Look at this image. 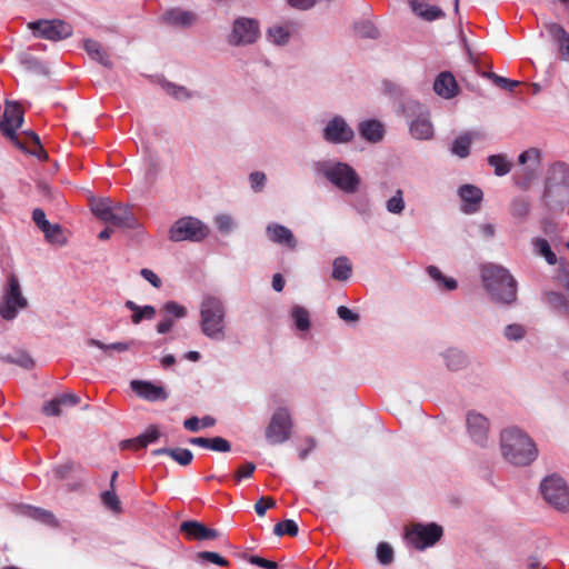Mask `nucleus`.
<instances>
[{
  "mask_svg": "<svg viewBox=\"0 0 569 569\" xmlns=\"http://www.w3.org/2000/svg\"><path fill=\"white\" fill-rule=\"evenodd\" d=\"M249 180L251 183V188L254 191H261L266 183V174L263 172L256 171L249 176Z\"/></svg>",
  "mask_w": 569,
  "mask_h": 569,
  "instance_id": "obj_60",
  "label": "nucleus"
},
{
  "mask_svg": "<svg viewBox=\"0 0 569 569\" xmlns=\"http://www.w3.org/2000/svg\"><path fill=\"white\" fill-rule=\"evenodd\" d=\"M169 457L183 467L189 466L193 460V453L186 448H172L169 452Z\"/></svg>",
  "mask_w": 569,
  "mask_h": 569,
  "instance_id": "obj_42",
  "label": "nucleus"
},
{
  "mask_svg": "<svg viewBox=\"0 0 569 569\" xmlns=\"http://www.w3.org/2000/svg\"><path fill=\"white\" fill-rule=\"evenodd\" d=\"M299 528L296 521L291 519L283 520L281 522H278L273 527V533L278 537H282L284 535H288L290 537H296L298 535Z\"/></svg>",
  "mask_w": 569,
  "mask_h": 569,
  "instance_id": "obj_40",
  "label": "nucleus"
},
{
  "mask_svg": "<svg viewBox=\"0 0 569 569\" xmlns=\"http://www.w3.org/2000/svg\"><path fill=\"white\" fill-rule=\"evenodd\" d=\"M226 307L218 297L204 296L200 303V326L202 333L212 340L226 337Z\"/></svg>",
  "mask_w": 569,
  "mask_h": 569,
  "instance_id": "obj_4",
  "label": "nucleus"
},
{
  "mask_svg": "<svg viewBox=\"0 0 569 569\" xmlns=\"http://www.w3.org/2000/svg\"><path fill=\"white\" fill-rule=\"evenodd\" d=\"M101 500L103 505L113 512H121V502L116 493L114 489L102 492Z\"/></svg>",
  "mask_w": 569,
  "mask_h": 569,
  "instance_id": "obj_43",
  "label": "nucleus"
},
{
  "mask_svg": "<svg viewBox=\"0 0 569 569\" xmlns=\"http://www.w3.org/2000/svg\"><path fill=\"white\" fill-rule=\"evenodd\" d=\"M319 171L328 181L346 193H355L359 189L360 177L348 163L323 162L319 166Z\"/></svg>",
  "mask_w": 569,
  "mask_h": 569,
  "instance_id": "obj_5",
  "label": "nucleus"
},
{
  "mask_svg": "<svg viewBox=\"0 0 569 569\" xmlns=\"http://www.w3.org/2000/svg\"><path fill=\"white\" fill-rule=\"evenodd\" d=\"M276 501L271 497H261L254 505L256 512L262 517L269 508H273Z\"/></svg>",
  "mask_w": 569,
  "mask_h": 569,
  "instance_id": "obj_55",
  "label": "nucleus"
},
{
  "mask_svg": "<svg viewBox=\"0 0 569 569\" xmlns=\"http://www.w3.org/2000/svg\"><path fill=\"white\" fill-rule=\"evenodd\" d=\"M114 204L108 198H100L91 202V210L96 217L101 221H108V217L111 213Z\"/></svg>",
  "mask_w": 569,
  "mask_h": 569,
  "instance_id": "obj_33",
  "label": "nucleus"
},
{
  "mask_svg": "<svg viewBox=\"0 0 569 569\" xmlns=\"http://www.w3.org/2000/svg\"><path fill=\"white\" fill-rule=\"evenodd\" d=\"M433 90L438 96L451 99L458 94L459 87L453 74L449 71H443L436 78Z\"/></svg>",
  "mask_w": 569,
  "mask_h": 569,
  "instance_id": "obj_19",
  "label": "nucleus"
},
{
  "mask_svg": "<svg viewBox=\"0 0 569 569\" xmlns=\"http://www.w3.org/2000/svg\"><path fill=\"white\" fill-rule=\"evenodd\" d=\"M29 516L33 518L37 521H40L47 526L50 527H57L58 520L56 519L54 515L48 510L41 509V508H31Z\"/></svg>",
  "mask_w": 569,
  "mask_h": 569,
  "instance_id": "obj_39",
  "label": "nucleus"
},
{
  "mask_svg": "<svg viewBox=\"0 0 569 569\" xmlns=\"http://www.w3.org/2000/svg\"><path fill=\"white\" fill-rule=\"evenodd\" d=\"M352 266L347 257H339L333 261L332 278L338 281H346L350 278Z\"/></svg>",
  "mask_w": 569,
  "mask_h": 569,
  "instance_id": "obj_31",
  "label": "nucleus"
},
{
  "mask_svg": "<svg viewBox=\"0 0 569 569\" xmlns=\"http://www.w3.org/2000/svg\"><path fill=\"white\" fill-rule=\"evenodd\" d=\"M23 123V110L17 102H7L2 120L0 121V130L2 134L13 141L20 149L28 150L31 154L40 160L48 158L47 151L43 149L40 138L33 131H26V142L22 143L17 137V129Z\"/></svg>",
  "mask_w": 569,
  "mask_h": 569,
  "instance_id": "obj_1",
  "label": "nucleus"
},
{
  "mask_svg": "<svg viewBox=\"0 0 569 569\" xmlns=\"http://www.w3.org/2000/svg\"><path fill=\"white\" fill-rule=\"evenodd\" d=\"M501 451L505 459L515 466L530 465L538 453L533 441L517 428L501 432Z\"/></svg>",
  "mask_w": 569,
  "mask_h": 569,
  "instance_id": "obj_3",
  "label": "nucleus"
},
{
  "mask_svg": "<svg viewBox=\"0 0 569 569\" xmlns=\"http://www.w3.org/2000/svg\"><path fill=\"white\" fill-rule=\"evenodd\" d=\"M543 197L551 207H562L569 202V168L565 163L552 167Z\"/></svg>",
  "mask_w": 569,
  "mask_h": 569,
  "instance_id": "obj_6",
  "label": "nucleus"
},
{
  "mask_svg": "<svg viewBox=\"0 0 569 569\" xmlns=\"http://www.w3.org/2000/svg\"><path fill=\"white\" fill-rule=\"evenodd\" d=\"M268 33L271 40L277 44L286 43L290 37L288 28L283 26H274L269 29Z\"/></svg>",
  "mask_w": 569,
  "mask_h": 569,
  "instance_id": "obj_47",
  "label": "nucleus"
},
{
  "mask_svg": "<svg viewBox=\"0 0 569 569\" xmlns=\"http://www.w3.org/2000/svg\"><path fill=\"white\" fill-rule=\"evenodd\" d=\"M266 232L270 241L291 250L297 248L298 241L289 228L279 223H269Z\"/></svg>",
  "mask_w": 569,
  "mask_h": 569,
  "instance_id": "obj_18",
  "label": "nucleus"
},
{
  "mask_svg": "<svg viewBox=\"0 0 569 569\" xmlns=\"http://www.w3.org/2000/svg\"><path fill=\"white\" fill-rule=\"evenodd\" d=\"M140 274L143 279H146L148 282H150L154 288L161 287V280L160 278L150 269L143 268L140 271Z\"/></svg>",
  "mask_w": 569,
  "mask_h": 569,
  "instance_id": "obj_64",
  "label": "nucleus"
},
{
  "mask_svg": "<svg viewBox=\"0 0 569 569\" xmlns=\"http://www.w3.org/2000/svg\"><path fill=\"white\" fill-rule=\"evenodd\" d=\"M8 284L0 302V316L4 320H13L19 310L28 307V300L22 295L21 286L14 273L8 276Z\"/></svg>",
  "mask_w": 569,
  "mask_h": 569,
  "instance_id": "obj_7",
  "label": "nucleus"
},
{
  "mask_svg": "<svg viewBox=\"0 0 569 569\" xmlns=\"http://www.w3.org/2000/svg\"><path fill=\"white\" fill-rule=\"evenodd\" d=\"M209 233V229L200 220L186 217L174 222L170 229V239L172 241H201Z\"/></svg>",
  "mask_w": 569,
  "mask_h": 569,
  "instance_id": "obj_11",
  "label": "nucleus"
},
{
  "mask_svg": "<svg viewBox=\"0 0 569 569\" xmlns=\"http://www.w3.org/2000/svg\"><path fill=\"white\" fill-rule=\"evenodd\" d=\"M83 48L87 51V53L91 57V59L98 61L104 67H112V62L110 61L107 51L98 41L87 39L84 40Z\"/></svg>",
  "mask_w": 569,
  "mask_h": 569,
  "instance_id": "obj_27",
  "label": "nucleus"
},
{
  "mask_svg": "<svg viewBox=\"0 0 569 569\" xmlns=\"http://www.w3.org/2000/svg\"><path fill=\"white\" fill-rule=\"evenodd\" d=\"M42 412L48 417H58L61 415V407L57 398L46 402L42 407Z\"/></svg>",
  "mask_w": 569,
  "mask_h": 569,
  "instance_id": "obj_57",
  "label": "nucleus"
},
{
  "mask_svg": "<svg viewBox=\"0 0 569 569\" xmlns=\"http://www.w3.org/2000/svg\"><path fill=\"white\" fill-rule=\"evenodd\" d=\"M427 272L430 278L437 281L438 284L442 286L445 289L453 290L457 288V281L452 278H446L437 267L429 266L427 268Z\"/></svg>",
  "mask_w": 569,
  "mask_h": 569,
  "instance_id": "obj_37",
  "label": "nucleus"
},
{
  "mask_svg": "<svg viewBox=\"0 0 569 569\" xmlns=\"http://www.w3.org/2000/svg\"><path fill=\"white\" fill-rule=\"evenodd\" d=\"M481 278L485 289L493 301L505 305L516 301L517 281L506 268L486 264L481 268Z\"/></svg>",
  "mask_w": 569,
  "mask_h": 569,
  "instance_id": "obj_2",
  "label": "nucleus"
},
{
  "mask_svg": "<svg viewBox=\"0 0 569 569\" xmlns=\"http://www.w3.org/2000/svg\"><path fill=\"white\" fill-rule=\"evenodd\" d=\"M190 445L210 449L212 451L228 452L231 449L230 442L222 437L203 438L193 437L188 440Z\"/></svg>",
  "mask_w": 569,
  "mask_h": 569,
  "instance_id": "obj_24",
  "label": "nucleus"
},
{
  "mask_svg": "<svg viewBox=\"0 0 569 569\" xmlns=\"http://www.w3.org/2000/svg\"><path fill=\"white\" fill-rule=\"evenodd\" d=\"M254 470H256V465L253 462H246L237 469V471L234 473V478L238 481L246 479V478H250L253 475Z\"/></svg>",
  "mask_w": 569,
  "mask_h": 569,
  "instance_id": "obj_56",
  "label": "nucleus"
},
{
  "mask_svg": "<svg viewBox=\"0 0 569 569\" xmlns=\"http://www.w3.org/2000/svg\"><path fill=\"white\" fill-rule=\"evenodd\" d=\"M486 77H488L492 82L498 86L501 89L512 91L516 87L520 84L517 80H511L501 76H498L493 72L486 73Z\"/></svg>",
  "mask_w": 569,
  "mask_h": 569,
  "instance_id": "obj_46",
  "label": "nucleus"
},
{
  "mask_svg": "<svg viewBox=\"0 0 569 569\" xmlns=\"http://www.w3.org/2000/svg\"><path fill=\"white\" fill-rule=\"evenodd\" d=\"M410 133L415 139L428 140L433 136V128L427 111H421L410 123Z\"/></svg>",
  "mask_w": 569,
  "mask_h": 569,
  "instance_id": "obj_21",
  "label": "nucleus"
},
{
  "mask_svg": "<svg viewBox=\"0 0 569 569\" xmlns=\"http://www.w3.org/2000/svg\"><path fill=\"white\" fill-rule=\"evenodd\" d=\"M42 232L46 239L53 244L61 246L66 243V238L59 224L49 223L48 227L43 228Z\"/></svg>",
  "mask_w": 569,
  "mask_h": 569,
  "instance_id": "obj_38",
  "label": "nucleus"
},
{
  "mask_svg": "<svg viewBox=\"0 0 569 569\" xmlns=\"http://www.w3.org/2000/svg\"><path fill=\"white\" fill-rule=\"evenodd\" d=\"M410 3L413 12L427 21H432L443 16L440 8L429 6L423 0H411Z\"/></svg>",
  "mask_w": 569,
  "mask_h": 569,
  "instance_id": "obj_29",
  "label": "nucleus"
},
{
  "mask_svg": "<svg viewBox=\"0 0 569 569\" xmlns=\"http://www.w3.org/2000/svg\"><path fill=\"white\" fill-rule=\"evenodd\" d=\"M180 531L186 535L189 540H209L217 539L220 532L216 529L207 528L203 523L196 520L183 521L180 525Z\"/></svg>",
  "mask_w": 569,
  "mask_h": 569,
  "instance_id": "obj_16",
  "label": "nucleus"
},
{
  "mask_svg": "<svg viewBox=\"0 0 569 569\" xmlns=\"http://www.w3.org/2000/svg\"><path fill=\"white\" fill-rule=\"evenodd\" d=\"M88 343H89V346L98 347L102 350H114L118 352H123V351H127L130 349L131 345H133V341H131V342H114V343L106 345L99 340L90 339Z\"/></svg>",
  "mask_w": 569,
  "mask_h": 569,
  "instance_id": "obj_45",
  "label": "nucleus"
},
{
  "mask_svg": "<svg viewBox=\"0 0 569 569\" xmlns=\"http://www.w3.org/2000/svg\"><path fill=\"white\" fill-rule=\"evenodd\" d=\"M467 426L471 438L479 445H483L487 440L489 430V421L481 413L473 411L467 415Z\"/></svg>",
  "mask_w": 569,
  "mask_h": 569,
  "instance_id": "obj_17",
  "label": "nucleus"
},
{
  "mask_svg": "<svg viewBox=\"0 0 569 569\" xmlns=\"http://www.w3.org/2000/svg\"><path fill=\"white\" fill-rule=\"evenodd\" d=\"M56 398L59 401L61 408L63 406L64 407H72V406H77V405L80 403V397L77 396L76 393H71V392L70 393H63V395L58 396Z\"/></svg>",
  "mask_w": 569,
  "mask_h": 569,
  "instance_id": "obj_62",
  "label": "nucleus"
},
{
  "mask_svg": "<svg viewBox=\"0 0 569 569\" xmlns=\"http://www.w3.org/2000/svg\"><path fill=\"white\" fill-rule=\"evenodd\" d=\"M156 316V309L152 306L139 307L138 310L132 313L131 320L138 325L142 319H152Z\"/></svg>",
  "mask_w": 569,
  "mask_h": 569,
  "instance_id": "obj_52",
  "label": "nucleus"
},
{
  "mask_svg": "<svg viewBox=\"0 0 569 569\" xmlns=\"http://www.w3.org/2000/svg\"><path fill=\"white\" fill-rule=\"evenodd\" d=\"M442 528L437 523H415L407 528L405 538L416 549L423 550L433 546L442 537Z\"/></svg>",
  "mask_w": 569,
  "mask_h": 569,
  "instance_id": "obj_10",
  "label": "nucleus"
},
{
  "mask_svg": "<svg viewBox=\"0 0 569 569\" xmlns=\"http://www.w3.org/2000/svg\"><path fill=\"white\" fill-rule=\"evenodd\" d=\"M505 336L509 340H519L525 336V329L520 325H509L505 329Z\"/></svg>",
  "mask_w": 569,
  "mask_h": 569,
  "instance_id": "obj_58",
  "label": "nucleus"
},
{
  "mask_svg": "<svg viewBox=\"0 0 569 569\" xmlns=\"http://www.w3.org/2000/svg\"><path fill=\"white\" fill-rule=\"evenodd\" d=\"M197 557L200 560L209 561L220 567H228L230 565L229 560L213 551H201L197 555Z\"/></svg>",
  "mask_w": 569,
  "mask_h": 569,
  "instance_id": "obj_51",
  "label": "nucleus"
},
{
  "mask_svg": "<svg viewBox=\"0 0 569 569\" xmlns=\"http://www.w3.org/2000/svg\"><path fill=\"white\" fill-rule=\"evenodd\" d=\"M355 30L361 38L376 39L379 36L377 28L369 21L357 23Z\"/></svg>",
  "mask_w": 569,
  "mask_h": 569,
  "instance_id": "obj_48",
  "label": "nucleus"
},
{
  "mask_svg": "<svg viewBox=\"0 0 569 569\" xmlns=\"http://www.w3.org/2000/svg\"><path fill=\"white\" fill-rule=\"evenodd\" d=\"M166 21L176 27H189L194 23L197 17L191 11L173 9L166 13Z\"/></svg>",
  "mask_w": 569,
  "mask_h": 569,
  "instance_id": "obj_28",
  "label": "nucleus"
},
{
  "mask_svg": "<svg viewBox=\"0 0 569 569\" xmlns=\"http://www.w3.org/2000/svg\"><path fill=\"white\" fill-rule=\"evenodd\" d=\"M337 313L339 318L346 322H356L359 320V315L345 306L338 307Z\"/></svg>",
  "mask_w": 569,
  "mask_h": 569,
  "instance_id": "obj_61",
  "label": "nucleus"
},
{
  "mask_svg": "<svg viewBox=\"0 0 569 569\" xmlns=\"http://www.w3.org/2000/svg\"><path fill=\"white\" fill-rule=\"evenodd\" d=\"M471 136L469 133L457 137L451 146L452 154L459 158H467L470 154Z\"/></svg>",
  "mask_w": 569,
  "mask_h": 569,
  "instance_id": "obj_32",
  "label": "nucleus"
},
{
  "mask_svg": "<svg viewBox=\"0 0 569 569\" xmlns=\"http://www.w3.org/2000/svg\"><path fill=\"white\" fill-rule=\"evenodd\" d=\"M545 500L560 511L569 510V487L556 475L546 477L540 485Z\"/></svg>",
  "mask_w": 569,
  "mask_h": 569,
  "instance_id": "obj_9",
  "label": "nucleus"
},
{
  "mask_svg": "<svg viewBox=\"0 0 569 569\" xmlns=\"http://www.w3.org/2000/svg\"><path fill=\"white\" fill-rule=\"evenodd\" d=\"M130 387L137 393L138 397L147 401H163L167 400L168 398V393L162 386H157L150 381L132 380L130 382Z\"/></svg>",
  "mask_w": 569,
  "mask_h": 569,
  "instance_id": "obj_15",
  "label": "nucleus"
},
{
  "mask_svg": "<svg viewBox=\"0 0 569 569\" xmlns=\"http://www.w3.org/2000/svg\"><path fill=\"white\" fill-rule=\"evenodd\" d=\"M0 359L8 363L18 365L24 369H31L34 365L32 358L28 353H20L18 357L0 356Z\"/></svg>",
  "mask_w": 569,
  "mask_h": 569,
  "instance_id": "obj_44",
  "label": "nucleus"
},
{
  "mask_svg": "<svg viewBox=\"0 0 569 569\" xmlns=\"http://www.w3.org/2000/svg\"><path fill=\"white\" fill-rule=\"evenodd\" d=\"M548 31L559 43L561 57L569 61V33L558 23H550L548 26Z\"/></svg>",
  "mask_w": 569,
  "mask_h": 569,
  "instance_id": "obj_26",
  "label": "nucleus"
},
{
  "mask_svg": "<svg viewBox=\"0 0 569 569\" xmlns=\"http://www.w3.org/2000/svg\"><path fill=\"white\" fill-rule=\"evenodd\" d=\"M447 366L450 370H458L465 362V358L460 352L449 351L446 355Z\"/></svg>",
  "mask_w": 569,
  "mask_h": 569,
  "instance_id": "obj_54",
  "label": "nucleus"
},
{
  "mask_svg": "<svg viewBox=\"0 0 569 569\" xmlns=\"http://www.w3.org/2000/svg\"><path fill=\"white\" fill-rule=\"evenodd\" d=\"M108 223L119 228L133 229L137 226V220L128 206L116 203L111 213L108 217Z\"/></svg>",
  "mask_w": 569,
  "mask_h": 569,
  "instance_id": "obj_20",
  "label": "nucleus"
},
{
  "mask_svg": "<svg viewBox=\"0 0 569 569\" xmlns=\"http://www.w3.org/2000/svg\"><path fill=\"white\" fill-rule=\"evenodd\" d=\"M37 37L51 41L67 39L72 34V27L59 19L56 20H38L29 23Z\"/></svg>",
  "mask_w": 569,
  "mask_h": 569,
  "instance_id": "obj_12",
  "label": "nucleus"
},
{
  "mask_svg": "<svg viewBox=\"0 0 569 569\" xmlns=\"http://www.w3.org/2000/svg\"><path fill=\"white\" fill-rule=\"evenodd\" d=\"M377 558L380 563L389 565L393 560V550L387 542H380L377 547Z\"/></svg>",
  "mask_w": 569,
  "mask_h": 569,
  "instance_id": "obj_50",
  "label": "nucleus"
},
{
  "mask_svg": "<svg viewBox=\"0 0 569 569\" xmlns=\"http://www.w3.org/2000/svg\"><path fill=\"white\" fill-rule=\"evenodd\" d=\"M405 209V201L402 197V191L397 190L396 194H393L388 201H387V210L390 213L400 214Z\"/></svg>",
  "mask_w": 569,
  "mask_h": 569,
  "instance_id": "obj_49",
  "label": "nucleus"
},
{
  "mask_svg": "<svg viewBox=\"0 0 569 569\" xmlns=\"http://www.w3.org/2000/svg\"><path fill=\"white\" fill-rule=\"evenodd\" d=\"M163 310L167 315L176 318H183L187 315V310L183 306L178 305L174 301H168L163 305Z\"/></svg>",
  "mask_w": 569,
  "mask_h": 569,
  "instance_id": "obj_53",
  "label": "nucleus"
},
{
  "mask_svg": "<svg viewBox=\"0 0 569 569\" xmlns=\"http://www.w3.org/2000/svg\"><path fill=\"white\" fill-rule=\"evenodd\" d=\"M355 132L342 117L332 118L323 130V138L330 143H345L353 139Z\"/></svg>",
  "mask_w": 569,
  "mask_h": 569,
  "instance_id": "obj_14",
  "label": "nucleus"
},
{
  "mask_svg": "<svg viewBox=\"0 0 569 569\" xmlns=\"http://www.w3.org/2000/svg\"><path fill=\"white\" fill-rule=\"evenodd\" d=\"M292 418L288 408L279 407L274 410L266 428L264 436L270 445H280L288 441L292 433Z\"/></svg>",
  "mask_w": 569,
  "mask_h": 569,
  "instance_id": "obj_8",
  "label": "nucleus"
},
{
  "mask_svg": "<svg viewBox=\"0 0 569 569\" xmlns=\"http://www.w3.org/2000/svg\"><path fill=\"white\" fill-rule=\"evenodd\" d=\"M459 197L466 203V212H475L478 210V206L482 200L483 193L480 188L473 184H463L459 188Z\"/></svg>",
  "mask_w": 569,
  "mask_h": 569,
  "instance_id": "obj_22",
  "label": "nucleus"
},
{
  "mask_svg": "<svg viewBox=\"0 0 569 569\" xmlns=\"http://www.w3.org/2000/svg\"><path fill=\"white\" fill-rule=\"evenodd\" d=\"M359 132L369 142H378L383 138V127L377 120H367L359 124Z\"/></svg>",
  "mask_w": 569,
  "mask_h": 569,
  "instance_id": "obj_25",
  "label": "nucleus"
},
{
  "mask_svg": "<svg viewBox=\"0 0 569 569\" xmlns=\"http://www.w3.org/2000/svg\"><path fill=\"white\" fill-rule=\"evenodd\" d=\"M546 301L549 306L556 309L559 312L567 313L569 309V305L563 295L555 291L546 292L545 295Z\"/></svg>",
  "mask_w": 569,
  "mask_h": 569,
  "instance_id": "obj_36",
  "label": "nucleus"
},
{
  "mask_svg": "<svg viewBox=\"0 0 569 569\" xmlns=\"http://www.w3.org/2000/svg\"><path fill=\"white\" fill-rule=\"evenodd\" d=\"M533 161V163L536 166L539 164V160H540V152L538 149H535V148H531V149H528L526 151H523L522 153H520L519 156V162L521 164H525L527 161Z\"/></svg>",
  "mask_w": 569,
  "mask_h": 569,
  "instance_id": "obj_59",
  "label": "nucleus"
},
{
  "mask_svg": "<svg viewBox=\"0 0 569 569\" xmlns=\"http://www.w3.org/2000/svg\"><path fill=\"white\" fill-rule=\"evenodd\" d=\"M487 161L495 169L496 176H506L511 170V163L503 154H491L488 157Z\"/></svg>",
  "mask_w": 569,
  "mask_h": 569,
  "instance_id": "obj_35",
  "label": "nucleus"
},
{
  "mask_svg": "<svg viewBox=\"0 0 569 569\" xmlns=\"http://www.w3.org/2000/svg\"><path fill=\"white\" fill-rule=\"evenodd\" d=\"M160 438L158 426L150 425L143 433L137 438L129 439L122 442L123 448H132L136 450L146 448L149 443L157 441Z\"/></svg>",
  "mask_w": 569,
  "mask_h": 569,
  "instance_id": "obj_23",
  "label": "nucleus"
},
{
  "mask_svg": "<svg viewBox=\"0 0 569 569\" xmlns=\"http://www.w3.org/2000/svg\"><path fill=\"white\" fill-rule=\"evenodd\" d=\"M532 247L535 253L540 257H543L548 264H556L558 259L556 253L551 250L550 243L545 238H535L532 239Z\"/></svg>",
  "mask_w": 569,
  "mask_h": 569,
  "instance_id": "obj_30",
  "label": "nucleus"
},
{
  "mask_svg": "<svg viewBox=\"0 0 569 569\" xmlns=\"http://www.w3.org/2000/svg\"><path fill=\"white\" fill-rule=\"evenodd\" d=\"M291 317L298 330L307 331L310 328V315L309 311L301 307L295 306L291 310Z\"/></svg>",
  "mask_w": 569,
  "mask_h": 569,
  "instance_id": "obj_34",
  "label": "nucleus"
},
{
  "mask_svg": "<svg viewBox=\"0 0 569 569\" xmlns=\"http://www.w3.org/2000/svg\"><path fill=\"white\" fill-rule=\"evenodd\" d=\"M249 561L250 563L261 567L263 569H278V563L276 561L268 560L259 556H251Z\"/></svg>",
  "mask_w": 569,
  "mask_h": 569,
  "instance_id": "obj_63",
  "label": "nucleus"
},
{
  "mask_svg": "<svg viewBox=\"0 0 569 569\" xmlns=\"http://www.w3.org/2000/svg\"><path fill=\"white\" fill-rule=\"evenodd\" d=\"M530 210V203L525 198H516L510 203V213L515 218H526Z\"/></svg>",
  "mask_w": 569,
  "mask_h": 569,
  "instance_id": "obj_41",
  "label": "nucleus"
},
{
  "mask_svg": "<svg viewBox=\"0 0 569 569\" xmlns=\"http://www.w3.org/2000/svg\"><path fill=\"white\" fill-rule=\"evenodd\" d=\"M259 36V23L254 19L239 18L233 22L229 42L233 46L253 43Z\"/></svg>",
  "mask_w": 569,
  "mask_h": 569,
  "instance_id": "obj_13",
  "label": "nucleus"
}]
</instances>
